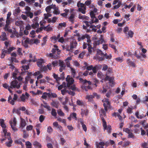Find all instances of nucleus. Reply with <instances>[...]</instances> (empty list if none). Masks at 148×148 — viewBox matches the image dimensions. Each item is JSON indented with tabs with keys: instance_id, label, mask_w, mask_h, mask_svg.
I'll use <instances>...</instances> for the list:
<instances>
[{
	"instance_id": "nucleus-3",
	"label": "nucleus",
	"mask_w": 148,
	"mask_h": 148,
	"mask_svg": "<svg viewBox=\"0 0 148 148\" xmlns=\"http://www.w3.org/2000/svg\"><path fill=\"white\" fill-rule=\"evenodd\" d=\"M109 100L108 99L105 98L102 100V102L103 103V106L104 107V110L106 111H108V109H111L112 108L111 103Z\"/></svg>"
},
{
	"instance_id": "nucleus-27",
	"label": "nucleus",
	"mask_w": 148,
	"mask_h": 148,
	"mask_svg": "<svg viewBox=\"0 0 148 148\" xmlns=\"http://www.w3.org/2000/svg\"><path fill=\"white\" fill-rule=\"evenodd\" d=\"M22 68L21 69L22 72H24L26 71V70H27L29 69V67L28 65H24L22 66Z\"/></svg>"
},
{
	"instance_id": "nucleus-29",
	"label": "nucleus",
	"mask_w": 148,
	"mask_h": 148,
	"mask_svg": "<svg viewBox=\"0 0 148 148\" xmlns=\"http://www.w3.org/2000/svg\"><path fill=\"white\" fill-rule=\"evenodd\" d=\"M25 42L29 44L32 45L34 44V39H30L27 38L25 40Z\"/></svg>"
},
{
	"instance_id": "nucleus-35",
	"label": "nucleus",
	"mask_w": 148,
	"mask_h": 148,
	"mask_svg": "<svg viewBox=\"0 0 148 148\" xmlns=\"http://www.w3.org/2000/svg\"><path fill=\"white\" fill-rule=\"evenodd\" d=\"M66 92L68 93L69 94L71 95L72 96H73L75 95V93L73 91H71V90H67L66 88H65V93Z\"/></svg>"
},
{
	"instance_id": "nucleus-28",
	"label": "nucleus",
	"mask_w": 148,
	"mask_h": 148,
	"mask_svg": "<svg viewBox=\"0 0 148 148\" xmlns=\"http://www.w3.org/2000/svg\"><path fill=\"white\" fill-rule=\"evenodd\" d=\"M33 144V145L36 147L40 148L41 147V145L37 141H35L34 142Z\"/></svg>"
},
{
	"instance_id": "nucleus-41",
	"label": "nucleus",
	"mask_w": 148,
	"mask_h": 148,
	"mask_svg": "<svg viewBox=\"0 0 148 148\" xmlns=\"http://www.w3.org/2000/svg\"><path fill=\"white\" fill-rule=\"evenodd\" d=\"M83 89L85 90L86 91H87L89 89H92V88L90 86L88 85V86H86L85 85H84L83 86Z\"/></svg>"
},
{
	"instance_id": "nucleus-16",
	"label": "nucleus",
	"mask_w": 148,
	"mask_h": 148,
	"mask_svg": "<svg viewBox=\"0 0 148 148\" xmlns=\"http://www.w3.org/2000/svg\"><path fill=\"white\" fill-rule=\"evenodd\" d=\"M88 37V35L86 34L85 35H82L80 37L78 38L77 40L78 41H80L81 40H83L86 38Z\"/></svg>"
},
{
	"instance_id": "nucleus-36",
	"label": "nucleus",
	"mask_w": 148,
	"mask_h": 148,
	"mask_svg": "<svg viewBox=\"0 0 148 148\" xmlns=\"http://www.w3.org/2000/svg\"><path fill=\"white\" fill-rule=\"evenodd\" d=\"M27 73L28 76L31 75L32 74V72H29L27 71H25L24 72H21V75H25Z\"/></svg>"
},
{
	"instance_id": "nucleus-26",
	"label": "nucleus",
	"mask_w": 148,
	"mask_h": 148,
	"mask_svg": "<svg viewBox=\"0 0 148 148\" xmlns=\"http://www.w3.org/2000/svg\"><path fill=\"white\" fill-rule=\"evenodd\" d=\"M134 55L136 56V57L138 59H140L141 61H145V58H143V57H142L140 55L137 54L136 53H135Z\"/></svg>"
},
{
	"instance_id": "nucleus-55",
	"label": "nucleus",
	"mask_w": 148,
	"mask_h": 148,
	"mask_svg": "<svg viewBox=\"0 0 148 148\" xmlns=\"http://www.w3.org/2000/svg\"><path fill=\"white\" fill-rule=\"evenodd\" d=\"M14 62L16 63L18 62V60H17L16 58L12 57L11 58V63H13Z\"/></svg>"
},
{
	"instance_id": "nucleus-42",
	"label": "nucleus",
	"mask_w": 148,
	"mask_h": 148,
	"mask_svg": "<svg viewBox=\"0 0 148 148\" xmlns=\"http://www.w3.org/2000/svg\"><path fill=\"white\" fill-rule=\"evenodd\" d=\"M43 29L44 30L46 31L47 32L50 31L52 30V29L51 27H48L47 26L44 27L42 26Z\"/></svg>"
},
{
	"instance_id": "nucleus-43",
	"label": "nucleus",
	"mask_w": 148,
	"mask_h": 148,
	"mask_svg": "<svg viewBox=\"0 0 148 148\" xmlns=\"http://www.w3.org/2000/svg\"><path fill=\"white\" fill-rule=\"evenodd\" d=\"M77 6L78 7H80V8H84V7H86L85 6V3H79V2H78L77 4Z\"/></svg>"
},
{
	"instance_id": "nucleus-30",
	"label": "nucleus",
	"mask_w": 148,
	"mask_h": 148,
	"mask_svg": "<svg viewBox=\"0 0 148 148\" xmlns=\"http://www.w3.org/2000/svg\"><path fill=\"white\" fill-rule=\"evenodd\" d=\"M99 66L97 65H95L92 69L93 73H97V71L99 70Z\"/></svg>"
},
{
	"instance_id": "nucleus-14",
	"label": "nucleus",
	"mask_w": 148,
	"mask_h": 148,
	"mask_svg": "<svg viewBox=\"0 0 148 148\" xmlns=\"http://www.w3.org/2000/svg\"><path fill=\"white\" fill-rule=\"evenodd\" d=\"M9 123L11 127V125L13 126H15L16 124V121L15 117H14L13 120L10 121Z\"/></svg>"
},
{
	"instance_id": "nucleus-20",
	"label": "nucleus",
	"mask_w": 148,
	"mask_h": 148,
	"mask_svg": "<svg viewBox=\"0 0 148 148\" xmlns=\"http://www.w3.org/2000/svg\"><path fill=\"white\" fill-rule=\"evenodd\" d=\"M1 34V36L2 38L1 39V40L3 41L7 40L8 39L6 37V33L5 32H2Z\"/></svg>"
},
{
	"instance_id": "nucleus-4",
	"label": "nucleus",
	"mask_w": 148,
	"mask_h": 148,
	"mask_svg": "<svg viewBox=\"0 0 148 148\" xmlns=\"http://www.w3.org/2000/svg\"><path fill=\"white\" fill-rule=\"evenodd\" d=\"M77 45V41L73 40L70 43L69 48V47L66 49L67 51H70L71 52H73V49H76Z\"/></svg>"
},
{
	"instance_id": "nucleus-17",
	"label": "nucleus",
	"mask_w": 148,
	"mask_h": 148,
	"mask_svg": "<svg viewBox=\"0 0 148 148\" xmlns=\"http://www.w3.org/2000/svg\"><path fill=\"white\" fill-rule=\"evenodd\" d=\"M127 62L129 65L133 67H135V65L134 63L131 61L130 59H127Z\"/></svg>"
},
{
	"instance_id": "nucleus-60",
	"label": "nucleus",
	"mask_w": 148,
	"mask_h": 148,
	"mask_svg": "<svg viewBox=\"0 0 148 148\" xmlns=\"http://www.w3.org/2000/svg\"><path fill=\"white\" fill-rule=\"evenodd\" d=\"M58 63L59 64V66L61 67V68H64V64L63 61H62L61 60H59Z\"/></svg>"
},
{
	"instance_id": "nucleus-52",
	"label": "nucleus",
	"mask_w": 148,
	"mask_h": 148,
	"mask_svg": "<svg viewBox=\"0 0 148 148\" xmlns=\"http://www.w3.org/2000/svg\"><path fill=\"white\" fill-rule=\"evenodd\" d=\"M45 116L43 115H41L39 118V120L41 123H42L45 120Z\"/></svg>"
},
{
	"instance_id": "nucleus-13",
	"label": "nucleus",
	"mask_w": 148,
	"mask_h": 148,
	"mask_svg": "<svg viewBox=\"0 0 148 148\" xmlns=\"http://www.w3.org/2000/svg\"><path fill=\"white\" fill-rule=\"evenodd\" d=\"M72 59V58L71 56L68 57L65 59V64H66L67 66L68 67H71L70 65V61H71Z\"/></svg>"
},
{
	"instance_id": "nucleus-25",
	"label": "nucleus",
	"mask_w": 148,
	"mask_h": 148,
	"mask_svg": "<svg viewBox=\"0 0 148 148\" xmlns=\"http://www.w3.org/2000/svg\"><path fill=\"white\" fill-rule=\"evenodd\" d=\"M44 61L43 59H41L39 61L37 62V64L38 67L39 68H40L42 67V64L43 63H44Z\"/></svg>"
},
{
	"instance_id": "nucleus-12",
	"label": "nucleus",
	"mask_w": 148,
	"mask_h": 148,
	"mask_svg": "<svg viewBox=\"0 0 148 148\" xmlns=\"http://www.w3.org/2000/svg\"><path fill=\"white\" fill-rule=\"evenodd\" d=\"M81 114L82 116L83 117L84 115H85L86 116H87L88 115L89 113V111L88 109L84 110L83 109H81Z\"/></svg>"
},
{
	"instance_id": "nucleus-50",
	"label": "nucleus",
	"mask_w": 148,
	"mask_h": 148,
	"mask_svg": "<svg viewBox=\"0 0 148 148\" xmlns=\"http://www.w3.org/2000/svg\"><path fill=\"white\" fill-rule=\"evenodd\" d=\"M49 56L52 57L53 58H54L55 59L57 58L58 57V55H56L52 53H51L49 54Z\"/></svg>"
},
{
	"instance_id": "nucleus-18",
	"label": "nucleus",
	"mask_w": 148,
	"mask_h": 148,
	"mask_svg": "<svg viewBox=\"0 0 148 148\" xmlns=\"http://www.w3.org/2000/svg\"><path fill=\"white\" fill-rule=\"evenodd\" d=\"M60 34H59L57 36L54 35L51 37V39L52 40H54L55 42H56L58 40L59 38L60 37Z\"/></svg>"
},
{
	"instance_id": "nucleus-9",
	"label": "nucleus",
	"mask_w": 148,
	"mask_h": 148,
	"mask_svg": "<svg viewBox=\"0 0 148 148\" xmlns=\"http://www.w3.org/2000/svg\"><path fill=\"white\" fill-rule=\"evenodd\" d=\"M105 81L108 80L109 81V85L112 87L114 85V79L112 77H110L109 76H106L105 79Z\"/></svg>"
},
{
	"instance_id": "nucleus-64",
	"label": "nucleus",
	"mask_w": 148,
	"mask_h": 148,
	"mask_svg": "<svg viewBox=\"0 0 148 148\" xmlns=\"http://www.w3.org/2000/svg\"><path fill=\"white\" fill-rule=\"evenodd\" d=\"M147 143H143L141 145V147L143 148H148Z\"/></svg>"
},
{
	"instance_id": "nucleus-22",
	"label": "nucleus",
	"mask_w": 148,
	"mask_h": 148,
	"mask_svg": "<svg viewBox=\"0 0 148 148\" xmlns=\"http://www.w3.org/2000/svg\"><path fill=\"white\" fill-rule=\"evenodd\" d=\"M93 98L94 96L92 95H87L86 97V99H88L89 102H92Z\"/></svg>"
},
{
	"instance_id": "nucleus-21",
	"label": "nucleus",
	"mask_w": 148,
	"mask_h": 148,
	"mask_svg": "<svg viewBox=\"0 0 148 148\" xmlns=\"http://www.w3.org/2000/svg\"><path fill=\"white\" fill-rule=\"evenodd\" d=\"M51 105L56 108H58L59 105V103L58 102L53 101L51 103Z\"/></svg>"
},
{
	"instance_id": "nucleus-53",
	"label": "nucleus",
	"mask_w": 148,
	"mask_h": 148,
	"mask_svg": "<svg viewBox=\"0 0 148 148\" xmlns=\"http://www.w3.org/2000/svg\"><path fill=\"white\" fill-rule=\"evenodd\" d=\"M88 50L90 54H91L92 52V49H93V48L91 47V46L89 44H88Z\"/></svg>"
},
{
	"instance_id": "nucleus-47",
	"label": "nucleus",
	"mask_w": 148,
	"mask_h": 148,
	"mask_svg": "<svg viewBox=\"0 0 148 148\" xmlns=\"http://www.w3.org/2000/svg\"><path fill=\"white\" fill-rule=\"evenodd\" d=\"M51 114L54 117H56L57 114L56 110L54 109H52Z\"/></svg>"
},
{
	"instance_id": "nucleus-38",
	"label": "nucleus",
	"mask_w": 148,
	"mask_h": 148,
	"mask_svg": "<svg viewBox=\"0 0 148 148\" xmlns=\"http://www.w3.org/2000/svg\"><path fill=\"white\" fill-rule=\"evenodd\" d=\"M40 106H41L43 107L44 108L47 109L48 110L50 111L51 110L50 107L47 105V103L45 105H44L43 104H41Z\"/></svg>"
},
{
	"instance_id": "nucleus-48",
	"label": "nucleus",
	"mask_w": 148,
	"mask_h": 148,
	"mask_svg": "<svg viewBox=\"0 0 148 148\" xmlns=\"http://www.w3.org/2000/svg\"><path fill=\"white\" fill-rule=\"evenodd\" d=\"M39 24L37 23H33L32 25V27L34 29H35L36 28L38 27L39 26Z\"/></svg>"
},
{
	"instance_id": "nucleus-49",
	"label": "nucleus",
	"mask_w": 148,
	"mask_h": 148,
	"mask_svg": "<svg viewBox=\"0 0 148 148\" xmlns=\"http://www.w3.org/2000/svg\"><path fill=\"white\" fill-rule=\"evenodd\" d=\"M121 5V3L120 1H119L118 2V4L117 5H116L114 6L113 9H118L120 7Z\"/></svg>"
},
{
	"instance_id": "nucleus-33",
	"label": "nucleus",
	"mask_w": 148,
	"mask_h": 148,
	"mask_svg": "<svg viewBox=\"0 0 148 148\" xmlns=\"http://www.w3.org/2000/svg\"><path fill=\"white\" fill-rule=\"evenodd\" d=\"M9 25H5L4 27V29L5 31H8L9 32L11 33L12 32V30L11 29H9Z\"/></svg>"
},
{
	"instance_id": "nucleus-11",
	"label": "nucleus",
	"mask_w": 148,
	"mask_h": 148,
	"mask_svg": "<svg viewBox=\"0 0 148 148\" xmlns=\"http://www.w3.org/2000/svg\"><path fill=\"white\" fill-rule=\"evenodd\" d=\"M76 104L77 105L81 106H85L86 105V103L84 101L79 99L77 100Z\"/></svg>"
},
{
	"instance_id": "nucleus-8",
	"label": "nucleus",
	"mask_w": 148,
	"mask_h": 148,
	"mask_svg": "<svg viewBox=\"0 0 148 148\" xmlns=\"http://www.w3.org/2000/svg\"><path fill=\"white\" fill-rule=\"evenodd\" d=\"M103 38V36L101 35L100 38H99L98 40L95 41L94 42L93 45L94 46H96L97 45H99L100 44H102L103 42H105Z\"/></svg>"
},
{
	"instance_id": "nucleus-39",
	"label": "nucleus",
	"mask_w": 148,
	"mask_h": 148,
	"mask_svg": "<svg viewBox=\"0 0 148 148\" xmlns=\"http://www.w3.org/2000/svg\"><path fill=\"white\" fill-rule=\"evenodd\" d=\"M56 51H57V54L58 55H59L60 52V50H59V49L53 48L52 50H51V52L54 54Z\"/></svg>"
},
{
	"instance_id": "nucleus-54",
	"label": "nucleus",
	"mask_w": 148,
	"mask_h": 148,
	"mask_svg": "<svg viewBox=\"0 0 148 148\" xmlns=\"http://www.w3.org/2000/svg\"><path fill=\"white\" fill-rule=\"evenodd\" d=\"M77 114L75 113H73L70 114V116L72 118L76 120H77Z\"/></svg>"
},
{
	"instance_id": "nucleus-44",
	"label": "nucleus",
	"mask_w": 148,
	"mask_h": 148,
	"mask_svg": "<svg viewBox=\"0 0 148 148\" xmlns=\"http://www.w3.org/2000/svg\"><path fill=\"white\" fill-rule=\"evenodd\" d=\"M51 64H52V66H53V67H55L58 65V62L57 60H55L53 61Z\"/></svg>"
},
{
	"instance_id": "nucleus-19",
	"label": "nucleus",
	"mask_w": 148,
	"mask_h": 148,
	"mask_svg": "<svg viewBox=\"0 0 148 148\" xmlns=\"http://www.w3.org/2000/svg\"><path fill=\"white\" fill-rule=\"evenodd\" d=\"M75 16V14H72L69 18V21L72 23H74Z\"/></svg>"
},
{
	"instance_id": "nucleus-63",
	"label": "nucleus",
	"mask_w": 148,
	"mask_h": 148,
	"mask_svg": "<svg viewBox=\"0 0 148 148\" xmlns=\"http://www.w3.org/2000/svg\"><path fill=\"white\" fill-rule=\"evenodd\" d=\"M112 93V91L111 90H109L106 94V96L107 97L109 98Z\"/></svg>"
},
{
	"instance_id": "nucleus-24",
	"label": "nucleus",
	"mask_w": 148,
	"mask_h": 148,
	"mask_svg": "<svg viewBox=\"0 0 148 148\" xmlns=\"http://www.w3.org/2000/svg\"><path fill=\"white\" fill-rule=\"evenodd\" d=\"M112 73V68L109 67V68L107 69V71L106 73V76H108V75H110Z\"/></svg>"
},
{
	"instance_id": "nucleus-57",
	"label": "nucleus",
	"mask_w": 148,
	"mask_h": 148,
	"mask_svg": "<svg viewBox=\"0 0 148 148\" xmlns=\"http://www.w3.org/2000/svg\"><path fill=\"white\" fill-rule=\"evenodd\" d=\"M90 15L92 19H94V18H95V15L93 11H91L90 12Z\"/></svg>"
},
{
	"instance_id": "nucleus-45",
	"label": "nucleus",
	"mask_w": 148,
	"mask_h": 148,
	"mask_svg": "<svg viewBox=\"0 0 148 148\" xmlns=\"http://www.w3.org/2000/svg\"><path fill=\"white\" fill-rule=\"evenodd\" d=\"M105 57L107 59H111L112 57V56L111 54H110L108 55L106 53L105 54L104 56V60L105 59Z\"/></svg>"
},
{
	"instance_id": "nucleus-62",
	"label": "nucleus",
	"mask_w": 148,
	"mask_h": 148,
	"mask_svg": "<svg viewBox=\"0 0 148 148\" xmlns=\"http://www.w3.org/2000/svg\"><path fill=\"white\" fill-rule=\"evenodd\" d=\"M21 101L23 102H25V95L23 94L20 97Z\"/></svg>"
},
{
	"instance_id": "nucleus-23",
	"label": "nucleus",
	"mask_w": 148,
	"mask_h": 148,
	"mask_svg": "<svg viewBox=\"0 0 148 148\" xmlns=\"http://www.w3.org/2000/svg\"><path fill=\"white\" fill-rule=\"evenodd\" d=\"M94 21V19H92L91 20V21H90V22L85 21H83V22L86 24L87 27H89L90 25H91L92 23H95Z\"/></svg>"
},
{
	"instance_id": "nucleus-5",
	"label": "nucleus",
	"mask_w": 148,
	"mask_h": 148,
	"mask_svg": "<svg viewBox=\"0 0 148 148\" xmlns=\"http://www.w3.org/2000/svg\"><path fill=\"white\" fill-rule=\"evenodd\" d=\"M104 54L100 50L98 49L97 51V53L95 56L96 59L99 61H103L104 60Z\"/></svg>"
},
{
	"instance_id": "nucleus-59",
	"label": "nucleus",
	"mask_w": 148,
	"mask_h": 148,
	"mask_svg": "<svg viewBox=\"0 0 148 148\" xmlns=\"http://www.w3.org/2000/svg\"><path fill=\"white\" fill-rule=\"evenodd\" d=\"M109 68L108 65L106 64H104L103 65V67L102 69L103 71H106Z\"/></svg>"
},
{
	"instance_id": "nucleus-61",
	"label": "nucleus",
	"mask_w": 148,
	"mask_h": 148,
	"mask_svg": "<svg viewBox=\"0 0 148 148\" xmlns=\"http://www.w3.org/2000/svg\"><path fill=\"white\" fill-rule=\"evenodd\" d=\"M33 128V126L32 125H28L26 127V130L27 131H30L32 130Z\"/></svg>"
},
{
	"instance_id": "nucleus-56",
	"label": "nucleus",
	"mask_w": 148,
	"mask_h": 148,
	"mask_svg": "<svg viewBox=\"0 0 148 148\" xmlns=\"http://www.w3.org/2000/svg\"><path fill=\"white\" fill-rule=\"evenodd\" d=\"M133 32L132 31L130 30L128 32V33H127V34H128L129 36L131 38L133 37Z\"/></svg>"
},
{
	"instance_id": "nucleus-15",
	"label": "nucleus",
	"mask_w": 148,
	"mask_h": 148,
	"mask_svg": "<svg viewBox=\"0 0 148 148\" xmlns=\"http://www.w3.org/2000/svg\"><path fill=\"white\" fill-rule=\"evenodd\" d=\"M104 142H101L96 144L97 148H104Z\"/></svg>"
},
{
	"instance_id": "nucleus-31",
	"label": "nucleus",
	"mask_w": 148,
	"mask_h": 148,
	"mask_svg": "<svg viewBox=\"0 0 148 148\" xmlns=\"http://www.w3.org/2000/svg\"><path fill=\"white\" fill-rule=\"evenodd\" d=\"M53 125L54 127L59 128L60 131H61L62 130V127L60 125H58L57 122H54L53 123Z\"/></svg>"
},
{
	"instance_id": "nucleus-46",
	"label": "nucleus",
	"mask_w": 148,
	"mask_h": 148,
	"mask_svg": "<svg viewBox=\"0 0 148 148\" xmlns=\"http://www.w3.org/2000/svg\"><path fill=\"white\" fill-rule=\"evenodd\" d=\"M53 76L54 78L56 79V80L57 81H58L60 80V77L58 76V75L54 73L53 74Z\"/></svg>"
},
{
	"instance_id": "nucleus-37",
	"label": "nucleus",
	"mask_w": 148,
	"mask_h": 148,
	"mask_svg": "<svg viewBox=\"0 0 148 148\" xmlns=\"http://www.w3.org/2000/svg\"><path fill=\"white\" fill-rule=\"evenodd\" d=\"M71 70V74L73 75V77H74L76 73V72L75 70L72 68V67H69Z\"/></svg>"
},
{
	"instance_id": "nucleus-10",
	"label": "nucleus",
	"mask_w": 148,
	"mask_h": 148,
	"mask_svg": "<svg viewBox=\"0 0 148 148\" xmlns=\"http://www.w3.org/2000/svg\"><path fill=\"white\" fill-rule=\"evenodd\" d=\"M79 80L80 81V82H82L83 84L84 85H86L87 84V83H88L89 85H90L91 84V82L90 81H87V80L83 79L82 78H79Z\"/></svg>"
},
{
	"instance_id": "nucleus-32",
	"label": "nucleus",
	"mask_w": 148,
	"mask_h": 148,
	"mask_svg": "<svg viewBox=\"0 0 148 148\" xmlns=\"http://www.w3.org/2000/svg\"><path fill=\"white\" fill-rule=\"evenodd\" d=\"M26 125V123L24 119L21 120L20 126L22 128L24 127Z\"/></svg>"
},
{
	"instance_id": "nucleus-7",
	"label": "nucleus",
	"mask_w": 148,
	"mask_h": 148,
	"mask_svg": "<svg viewBox=\"0 0 148 148\" xmlns=\"http://www.w3.org/2000/svg\"><path fill=\"white\" fill-rule=\"evenodd\" d=\"M4 120L3 119H0V123L1 126L3 128V132L2 133V136H6V134H7V130L5 129L6 127V125L5 124Z\"/></svg>"
},
{
	"instance_id": "nucleus-6",
	"label": "nucleus",
	"mask_w": 148,
	"mask_h": 148,
	"mask_svg": "<svg viewBox=\"0 0 148 148\" xmlns=\"http://www.w3.org/2000/svg\"><path fill=\"white\" fill-rule=\"evenodd\" d=\"M21 84L20 83H18V82L16 79H14L10 83V87L11 89L16 88L19 89L20 87Z\"/></svg>"
},
{
	"instance_id": "nucleus-1",
	"label": "nucleus",
	"mask_w": 148,
	"mask_h": 148,
	"mask_svg": "<svg viewBox=\"0 0 148 148\" xmlns=\"http://www.w3.org/2000/svg\"><path fill=\"white\" fill-rule=\"evenodd\" d=\"M65 79L67 82L66 86L65 85V88H67L69 90L74 91L77 90V88L76 87L75 85L73 84L74 80L73 78L70 75H68Z\"/></svg>"
},
{
	"instance_id": "nucleus-34",
	"label": "nucleus",
	"mask_w": 148,
	"mask_h": 148,
	"mask_svg": "<svg viewBox=\"0 0 148 148\" xmlns=\"http://www.w3.org/2000/svg\"><path fill=\"white\" fill-rule=\"evenodd\" d=\"M86 8L84 7V8H79L78 10L79 12H81L83 14H85L86 13Z\"/></svg>"
},
{
	"instance_id": "nucleus-40",
	"label": "nucleus",
	"mask_w": 148,
	"mask_h": 148,
	"mask_svg": "<svg viewBox=\"0 0 148 148\" xmlns=\"http://www.w3.org/2000/svg\"><path fill=\"white\" fill-rule=\"evenodd\" d=\"M79 19H86V20H88L89 18V17L88 16H85V15H79Z\"/></svg>"
},
{
	"instance_id": "nucleus-2",
	"label": "nucleus",
	"mask_w": 148,
	"mask_h": 148,
	"mask_svg": "<svg viewBox=\"0 0 148 148\" xmlns=\"http://www.w3.org/2000/svg\"><path fill=\"white\" fill-rule=\"evenodd\" d=\"M11 134L10 132L7 133L6 134V136H2V138L1 139V141L3 142V141L7 139H8V142L6 143V145L8 147H10L11 146V144L12 143L13 141L10 137Z\"/></svg>"
},
{
	"instance_id": "nucleus-51",
	"label": "nucleus",
	"mask_w": 148,
	"mask_h": 148,
	"mask_svg": "<svg viewBox=\"0 0 148 148\" xmlns=\"http://www.w3.org/2000/svg\"><path fill=\"white\" fill-rule=\"evenodd\" d=\"M63 88H65V82H63L62 84L60 85L58 87V90H61Z\"/></svg>"
},
{
	"instance_id": "nucleus-58",
	"label": "nucleus",
	"mask_w": 148,
	"mask_h": 148,
	"mask_svg": "<svg viewBox=\"0 0 148 148\" xmlns=\"http://www.w3.org/2000/svg\"><path fill=\"white\" fill-rule=\"evenodd\" d=\"M57 113L60 116H64V114L63 112H62V110L59 109L57 110Z\"/></svg>"
}]
</instances>
